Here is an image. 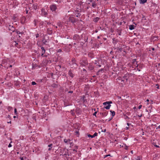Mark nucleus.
Instances as JSON below:
<instances>
[{
    "label": "nucleus",
    "instance_id": "1",
    "mask_svg": "<svg viewBox=\"0 0 160 160\" xmlns=\"http://www.w3.org/2000/svg\"><path fill=\"white\" fill-rule=\"evenodd\" d=\"M7 27L8 28V30L9 32L11 34H12V32H13L15 31V29L13 26L10 25H7Z\"/></svg>",
    "mask_w": 160,
    "mask_h": 160
},
{
    "label": "nucleus",
    "instance_id": "2",
    "mask_svg": "<svg viewBox=\"0 0 160 160\" xmlns=\"http://www.w3.org/2000/svg\"><path fill=\"white\" fill-rule=\"evenodd\" d=\"M50 10L52 12H56V10L57 9V7L56 4H53L51 5H50Z\"/></svg>",
    "mask_w": 160,
    "mask_h": 160
},
{
    "label": "nucleus",
    "instance_id": "3",
    "mask_svg": "<svg viewBox=\"0 0 160 160\" xmlns=\"http://www.w3.org/2000/svg\"><path fill=\"white\" fill-rule=\"evenodd\" d=\"M71 63V64L70 63V64L71 65V66H72V68H73L75 66H78V65L76 63V60L74 58H72Z\"/></svg>",
    "mask_w": 160,
    "mask_h": 160
},
{
    "label": "nucleus",
    "instance_id": "4",
    "mask_svg": "<svg viewBox=\"0 0 160 160\" xmlns=\"http://www.w3.org/2000/svg\"><path fill=\"white\" fill-rule=\"evenodd\" d=\"M28 8L29 9L32 10L34 9L35 10L37 8L36 5L32 3H30L28 5Z\"/></svg>",
    "mask_w": 160,
    "mask_h": 160
},
{
    "label": "nucleus",
    "instance_id": "5",
    "mask_svg": "<svg viewBox=\"0 0 160 160\" xmlns=\"http://www.w3.org/2000/svg\"><path fill=\"white\" fill-rule=\"evenodd\" d=\"M47 31L48 34L51 35L53 33V28L51 27L48 28Z\"/></svg>",
    "mask_w": 160,
    "mask_h": 160
},
{
    "label": "nucleus",
    "instance_id": "6",
    "mask_svg": "<svg viewBox=\"0 0 160 160\" xmlns=\"http://www.w3.org/2000/svg\"><path fill=\"white\" fill-rule=\"evenodd\" d=\"M41 14L42 16H46L47 14V12L46 11L45 9L42 8L41 9Z\"/></svg>",
    "mask_w": 160,
    "mask_h": 160
},
{
    "label": "nucleus",
    "instance_id": "7",
    "mask_svg": "<svg viewBox=\"0 0 160 160\" xmlns=\"http://www.w3.org/2000/svg\"><path fill=\"white\" fill-rule=\"evenodd\" d=\"M158 40V37L156 36H152L151 37V41L152 42H155V41H157Z\"/></svg>",
    "mask_w": 160,
    "mask_h": 160
},
{
    "label": "nucleus",
    "instance_id": "8",
    "mask_svg": "<svg viewBox=\"0 0 160 160\" xmlns=\"http://www.w3.org/2000/svg\"><path fill=\"white\" fill-rule=\"evenodd\" d=\"M79 37L77 34H75L73 36V39L77 41H79L80 40Z\"/></svg>",
    "mask_w": 160,
    "mask_h": 160
},
{
    "label": "nucleus",
    "instance_id": "9",
    "mask_svg": "<svg viewBox=\"0 0 160 160\" xmlns=\"http://www.w3.org/2000/svg\"><path fill=\"white\" fill-rule=\"evenodd\" d=\"M41 49L42 50L41 52V56L42 57H44L45 56H44V54L45 52V50L44 49V48L43 47H41Z\"/></svg>",
    "mask_w": 160,
    "mask_h": 160
},
{
    "label": "nucleus",
    "instance_id": "10",
    "mask_svg": "<svg viewBox=\"0 0 160 160\" xmlns=\"http://www.w3.org/2000/svg\"><path fill=\"white\" fill-rule=\"evenodd\" d=\"M69 20L72 23L76 22L75 19L73 17H70L69 18Z\"/></svg>",
    "mask_w": 160,
    "mask_h": 160
},
{
    "label": "nucleus",
    "instance_id": "11",
    "mask_svg": "<svg viewBox=\"0 0 160 160\" xmlns=\"http://www.w3.org/2000/svg\"><path fill=\"white\" fill-rule=\"evenodd\" d=\"M98 133L95 132L93 135H91L90 134H88V136L89 138H93L95 137V136H97L98 135Z\"/></svg>",
    "mask_w": 160,
    "mask_h": 160
},
{
    "label": "nucleus",
    "instance_id": "12",
    "mask_svg": "<svg viewBox=\"0 0 160 160\" xmlns=\"http://www.w3.org/2000/svg\"><path fill=\"white\" fill-rule=\"evenodd\" d=\"M108 114V112H103L100 113V114L102 117H105L107 116Z\"/></svg>",
    "mask_w": 160,
    "mask_h": 160
},
{
    "label": "nucleus",
    "instance_id": "13",
    "mask_svg": "<svg viewBox=\"0 0 160 160\" xmlns=\"http://www.w3.org/2000/svg\"><path fill=\"white\" fill-rule=\"evenodd\" d=\"M55 146H54V145L53 144H52V143H51V144H49L48 145V147H49V148L48 149V151H50L52 149V147H55Z\"/></svg>",
    "mask_w": 160,
    "mask_h": 160
},
{
    "label": "nucleus",
    "instance_id": "14",
    "mask_svg": "<svg viewBox=\"0 0 160 160\" xmlns=\"http://www.w3.org/2000/svg\"><path fill=\"white\" fill-rule=\"evenodd\" d=\"M110 112L112 113V117L111 118L109 119V120H108V121H110L112 119L113 117H114L115 114V112L114 111L111 110Z\"/></svg>",
    "mask_w": 160,
    "mask_h": 160
},
{
    "label": "nucleus",
    "instance_id": "15",
    "mask_svg": "<svg viewBox=\"0 0 160 160\" xmlns=\"http://www.w3.org/2000/svg\"><path fill=\"white\" fill-rule=\"evenodd\" d=\"M42 42L43 44L45 45H47V40L45 39L44 37L42 38Z\"/></svg>",
    "mask_w": 160,
    "mask_h": 160
},
{
    "label": "nucleus",
    "instance_id": "16",
    "mask_svg": "<svg viewBox=\"0 0 160 160\" xmlns=\"http://www.w3.org/2000/svg\"><path fill=\"white\" fill-rule=\"evenodd\" d=\"M68 74L69 75V76L72 78H73L74 76V74L71 70H70L68 72Z\"/></svg>",
    "mask_w": 160,
    "mask_h": 160
},
{
    "label": "nucleus",
    "instance_id": "17",
    "mask_svg": "<svg viewBox=\"0 0 160 160\" xmlns=\"http://www.w3.org/2000/svg\"><path fill=\"white\" fill-rule=\"evenodd\" d=\"M82 62L84 63V64H82V66H85L86 65H87L88 64V61L87 60H83L82 61Z\"/></svg>",
    "mask_w": 160,
    "mask_h": 160
},
{
    "label": "nucleus",
    "instance_id": "18",
    "mask_svg": "<svg viewBox=\"0 0 160 160\" xmlns=\"http://www.w3.org/2000/svg\"><path fill=\"white\" fill-rule=\"evenodd\" d=\"M129 29L130 30H132L134 29L135 26L133 25H129Z\"/></svg>",
    "mask_w": 160,
    "mask_h": 160
},
{
    "label": "nucleus",
    "instance_id": "19",
    "mask_svg": "<svg viewBox=\"0 0 160 160\" xmlns=\"http://www.w3.org/2000/svg\"><path fill=\"white\" fill-rule=\"evenodd\" d=\"M88 55L89 57L90 58H94L93 54L92 53L89 52V53H88Z\"/></svg>",
    "mask_w": 160,
    "mask_h": 160
},
{
    "label": "nucleus",
    "instance_id": "20",
    "mask_svg": "<svg viewBox=\"0 0 160 160\" xmlns=\"http://www.w3.org/2000/svg\"><path fill=\"white\" fill-rule=\"evenodd\" d=\"M112 101L106 102L103 103V104L104 105H106L107 104L110 105V104L112 103Z\"/></svg>",
    "mask_w": 160,
    "mask_h": 160
},
{
    "label": "nucleus",
    "instance_id": "21",
    "mask_svg": "<svg viewBox=\"0 0 160 160\" xmlns=\"http://www.w3.org/2000/svg\"><path fill=\"white\" fill-rule=\"evenodd\" d=\"M85 96H83L82 97L81 99H82V101H83V103H85L87 102V100L86 99H85Z\"/></svg>",
    "mask_w": 160,
    "mask_h": 160
},
{
    "label": "nucleus",
    "instance_id": "22",
    "mask_svg": "<svg viewBox=\"0 0 160 160\" xmlns=\"http://www.w3.org/2000/svg\"><path fill=\"white\" fill-rule=\"evenodd\" d=\"M140 4H143L146 2L147 0H139Z\"/></svg>",
    "mask_w": 160,
    "mask_h": 160
},
{
    "label": "nucleus",
    "instance_id": "23",
    "mask_svg": "<svg viewBox=\"0 0 160 160\" xmlns=\"http://www.w3.org/2000/svg\"><path fill=\"white\" fill-rule=\"evenodd\" d=\"M112 40L113 41V43L114 44H116L118 42V40L115 38H113Z\"/></svg>",
    "mask_w": 160,
    "mask_h": 160
},
{
    "label": "nucleus",
    "instance_id": "24",
    "mask_svg": "<svg viewBox=\"0 0 160 160\" xmlns=\"http://www.w3.org/2000/svg\"><path fill=\"white\" fill-rule=\"evenodd\" d=\"M88 68L90 70H92L94 68L93 67L92 65H89L88 66Z\"/></svg>",
    "mask_w": 160,
    "mask_h": 160
},
{
    "label": "nucleus",
    "instance_id": "25",
    "mask_svg": "<svg viewBox=\"0 0 160 160\" xmlns=\"http://www.w3.org/2000/svg\"><path fill=\"white\" fill-rule=\"evenodd\" d=\"M15 32H16L18 34H21V35H22V34L23 33V32H20L19 31L16 29L15 30Z\"/></svg>",
    "mask_w": 160,
    "mask_h": 160
},
{
    "label": "nucleus",
    "instance_id": "26",
    "mask_svg": "<svg viewBox=\"0 0 160 160\" xmlns=\"http://www.w3.org/2000/svg\"><path fill=\"white\" fill-rule=\"evenodd\" d=\"M108 105L106 106H104V108H106V109H109L110 108V107L111 106V105L107 104Z\"/></svg>",
    "mask_w": 160,
    "mask_h": 160
},
{
    "label": "nucleus",
    "instance_id": "27",
    "mask_svg": "<svg viewBox=\"0 0 160 160\" xmlns=\"http://www.w3.org/2000/svg\"><path fill=\"white\" fill-rule=\"evenodd\" d=\"M68 152H65L64 153H63H63H62L61 154H60V155H62V156H64L65 155H68V156L69 155L68 154Z\"/></svg>",
    "mask_w": 160,
    "mask_h": 160
},
{
    "label": "nucleus",
    "instance_id": "28",
    "mask_svg": "<svg viewBox=\"0 0 160 160\" xmlns=\"http://www.w3.org/2000/svg\"><path fill=\"white\" fill-rule=\"evenodd\" d=\"M92 6L93 8H95L96 7L97 4L94 1L92 2Z\"/></svg>",
    "mask_w": 160,
    "mask_h": 160
},
{
    "label": "nucleus",
    "instance_id": "29",
    "mask_svg": "<svg viewBox=\"0 0 160 160\" xmlns=\"http://www.w3.org/2000/svg\"><path fill=\"white\" fill-rule=\"evenodd\" d=\"M117 33L119 35H121V30H120L117 29Z\"/></svg>",
    "mask_w": 160,
    "mask_h": 160
},
{
    "label": "nucleus",
    "instance_id": "30",
    "mask_svg": "<svg viewBox=\"0 0 160 160\" xmlns=\"http://www.w3.org/2000/svg\"><path fill=\"white\" fill-rule=\"evenodd\" d=\"M7 109H8L9 111H10L11 110H12V108L10 106H8L7 108Z\"/></svg>",
    "mask_w": 160,
    "mask_h": 160
},
{
    "label": "nucleus",
    "instance_id": "31",
    "mask_svg": "<svg viewBox=\"0 0 160 160\" xmlns=\"http://www.w3.org/2000/svg\"><path fill=\"white\" fill-rule=\"evenodd\" d=\"M99 18L96 17L94 19V21L95 22H97L99 20Z\"/></svg>",
    "mask_w": 160,
    "mask_h": 160
},
{
    "label": "nucleus",
    "instance_id": "32",
    "mask_svg": "<svg viewBox=\"0 0 160 160\" xmlns=\"http://www.w3.org/2000/svg\"><path fill=\"white\" fill-rule=\"evenodd\" d=\"M46 24L48 25H49L51 24V23H50L49 22H48L47 21H44V25H45Z\"/></svg>",
    "mask_w": 160,
    "mask_h": 160
},
{
    "label": "nucleus",
    "instance_id": "33",
    "mask_svg": "<svg viewBox=\"0 0 160 160\" xmlns=\"http://www.w3.org/2000/svg\"><path fill=\"white\" fill-rule=\"evenodd\" d=\"M122 49V48L118 47L117 48V50H118V51L120 52L123 50Z\"/></svg>",
    "mask_w": 160,
    "mask_h": 160
},
{
    "label": "nucleus",
    "instance_id": "34",
    "mask_svg": "<svg viewBox=\"0 0 160 160\" xmlns=\"http://www.w3.org/2000/svg\"><path fill=\"white\" fill-rule=\"evenodd\" d=\"M132 63L133 64H135V63L137 64V62L136 61V59H134L132 60Z\"/></svg>",
    "mask_w": 160,
    "mask_h": 160
},
{
    "label": "nucleus",
    "instance_id": "35",
    "mask_svg": "<svg viewBox=\"0 0 160 160\" xmlns=\"http://www.w3.org/2000/svg\"><path fill=\"white\" fill-rule=\"evenodd\" d=\"M57 25L59 27H61L62 26V23L61 22H58L57 23Z\"/></svg>",
    "mask_w": 160,
    "mask_h": 160
},
{
    "label": "nucleus",
    "instance_id": "36",
    "mask_svg": "<svg viewBox=\"0 0 160 160\" xmlns=\"http://www.w3.org/2000/svg\"><path fill=\"white\" fill-rule=\"evenodd\" d=\"M57 85L56 84H53L52 85V86L54 88H57Z\"/></svg>",
    "mask_w": 160,
    "mask_h": 160
},
{
    "label": "nucleus",
    "instance_id": "37",
    "mask_svg": "<svg viewBox=\"0 0 160 160\" xmlns=\"http://www.w3.org/2000/svg\"><path fill=\"white\" fill-rule=\"evenodd\" d=\"M14 114L15 115H17V109L16 108L14 109Z\"/></svg>",
    "mask_w": 160,
    "mask_h": 160
},
{
    "label": "nucleus",
    "instance_id": "38",
    "mask_svg": "<svg viewBox=\"0 0 160 160\" xmlns=\"http://www.w3.org/2000/svg\"><path fill=\"white\" fill-rule=\"evenodd\" d=\"M64 142L65 143H67V144H68V142L67 140V139H64Z\"/></svg>",
    "mask_w": 160,
    "mask_h": 160
},
{
    "label": "nucleus",
    "instance_id": "39",
    "mask_svg": "<svg viewBox=\"0 0 160 160\" xmlns=\"http://www.w3.org/2000/svg\"><path fill=\"white\" fill-rule=\"evenodd\" d=\"M126 47V45H122L121 46V48H122L123 49V48H124L125 47Z\"/></svg>",
    "mask_w": 160,
    "mask_h": 160
},
{
    "label": "nucleus",
    "instance_id": "40",
    "mask_svg": "<svg viewBox=\"0 0 160 160\" xmlns=\"http://www.w3.org/2000/svg\"><path fill=\"white\" fill-rule=\"evenodd\" d=\"M36 84V83L35 82L33 81L32 82V85H34Z\"/></svg>",
    "mask_w": 160,
    "mask_h": 160
},
{
    "label": "nucleus",
    "instance_id": "41",
    "mask_svg": "<svg viewBox=\"0 0 160 160\" xmlns=\"http://www.w3.org/2000/svg\"><path fill=\"white\" fill-rule=\"evenodd\" d=\"M80 15H81V14L79 13H78L76 15V17H80Z\"/></svg>",
    "mask_w": 160,
    "mask_h": 160
},
{
    "label": "nucleus",
    "instance_id": "42",
    "mask_svg": "<svg viewBox=\"0 0 160 160\" xmlns=\"http://www.w3.org/2000/svg\"><path fill=\"white\" fill-rule=\"evenodd\" d=\"M44 24V22H41L40 23V25H43Z\"/></svg>",
    "mask_w": 160,
    "mask_h": 160
},
{
    "label": "nucleus",
    "instance_id": "43",
    "mask_svg": "<svg viewBox=\"0 0 160 160\" xmlns=\"http://www.w3.org/2000/svg\"><path fill=\"white\" fill-rule=\"evenodd\" d=\"M11 142H12V141H11V143L9 144V145H8V147L9 148H10V147H12V145H11Z\"/></svg>",
    "mask_w": 160,
    "mask_h": 160
},
{
    "label": "nucleus",
    "instance_id": "44",
    "mask_svg": "<svg viewBox=\"0 0 160 160\" xmlns=\"http://www.w3.org/2000/svg\"><path fill=\"white\" fill-rule=\"evenodd\" d=\"M97 113V112L96 111L94 112V113L93 114V115L95 116L96 117V114Z\"/></svg>",
    "mask_w": 160,
    "mask_h": 160
},
{
    "label": "nucleus",
    "instance_id": "45",
    "mask_svg": "<svg viewBox=\"0 0 160 160\" xmlns=\"http://www.w3.org/2000/svg\"><path fill=\"white\" fill-rule=\"evenodd\" d=\"M127 125L128 126H131L132 127V125H131V124L129 123H127Z\"/></svg>",
    "mask_w": 160,
    "mask_h": 160
},
{
    "label": "nucleus",
    "instance_id": "46",
    "mask_svg": "<svg viewBox=\"0 0 160 160\" xmlns=\"http://www.w3.org/2000/svg\"><path fill=\"white\" fill-rule=\"evenodd\" d=\"M103 70V68H102V69H100L98 71V72H101Z\"/></svg>",
    "mask_w": 160,
    "mask_h": 160
},
{
    "label": "nucleus",
    "instance_id": "47",
    "mask_svg": "<svg viewBox=\"0 0 160 160\" xmlns=\"http://www.w3.org/2000/svg\"><path fill=\"white\" fill-rule=\"evenodd\" d=\"M109 156H110V154H108V155H105V156H104V158H105L106 157H107Z\"/></svg>",
    "mask_w": 160,
    "mask_h": 160
},
{
    "label": "nucleus",
    "instance_id": "48",
    "mask_svg": "<svg viewBox=\"0 0 160 160\" xmlns=\"http://www.w3.org/2000/svg\"><path fill=\"white\" fill-rule=\"evenodd\" d=\"M156 88H157V89L159 88V86L158 85V84L156 85Z\"/></svg>",
    "mask_w": 160,
    "mask_h": 160
},
{
    "label": "nucleus",
    "instance_id": "49",
    "mask_svg": "<svg viewBox=\"0 0 160 160\" xmlns=\"http://www.w3.org/2000/svg\"><path fill=\"white\" fill-rule=\"evenodd\" d=\"M129 118L128 117L125 116V119H129Z\"/></svg>",
    "mask_w": 160,
    "mask_h": 160
},
{
    "label": "nucleus",
    "instance_id": "50",
    "mask_svg": "<svg viewBox=\"0 0 160 160\" xmlns=\"http://www.w3.org/2000/svg\"><path fill=\"white\" fill-rule=\"evenodd\" d=\"M142 105H139V106H138V108L139 109H140L141 108V107H142Z\"/></svg>",
    "mask_w": 160,
    "mask_h": 160
},
{
    "label": "nucleus",
    "instance_id": "51",
    "mask_svg": "<svg viewBox=\"0 0 160 160\" xmlns=\"http://www.w3.org/2000/svg\"><path fill=\"white\" fill-rule=\"evenodd\" d=\"M36 38H38L39 36V34L37 33V34H36Z\"/></svg>",
    "mask_w": 160,
    "mask_h": 160
},
{
    "label": "nucleus",
    "instance_id": "52",
    "mask_svg": "<svg viewBox=\"0 0 160 160\" xmlns=\"http://www.w3.org/2000/svg\"><path fill=\"white\" fill-rule=\"evenodd\" d=\"M154 145L156 148H159V146L156 144H154Z\"/></svg>",
    "mask_w": 160,
    "mask_h": 160
},
{
    "label": "nucleus",
    "instance_id": "53",
    "mask_svg": "<svg viewBox=\"0 0 160 160\" xmlns=\"http://www.w3.org/2000/svg\"><path fill=\"white\" fill-rule=\"evenodd\" d=\"M83 3V2H80L79 3V5H81V4H82V3Z\"/></svg>",
    "mask_w": 160,
    "mask_h": 160
},
{
    "label": "nucleus",
    "instance_id": "54",
    "mask_svg": "<svg viewBox=\"0 0 160 160\" xmlns=\"http://www.w3.org/2000/svg\"><path fill=\"white\" fill-rule=\"evenodd\" d=\"M62 50L61 49H59L58 51V52H62Z\"/></svg>",
    "mask_w": 160,
    "mask_h": 160
},
{
    "label": "nucleus",
    "instance_id": "55",
    "mask_svg": "<svg viewBox=\"0 0 160 160\" xmlns=\"http://www.w3.org/2000/svg\"><path fill=\"white\" fill-rule=\"evenodd\" d=\"M125 149H127L128 148V146H127L125 145Z\"/></svg>",
    "mask_w": 160,
    "mask_h": 160
},
{
    "label": "nucleus",
    "instance_id": "56",
    "mask_svg": "<svg viewBox=\"0 0 160 160\" xmlns=\"http://www.w3.org/2000/svg\"><path fill=\"white\" fill-rule=\"evenodd\" d=\"M72 92H73V91H70L68 92V93H72Z\"/></svg>",
    "mask_w": 160,
    "mask_h": 160
},
{
    "label": "nucleus",
    "instance_id": "57",
    "mask_svg": "<svg viewBox=\"0 0 160 160\" xmlns=\"http://www.w3.org/2000/svg\"><path fill=\"white\" fill-rule=\"evenodd\" d=\"M20 159H21V160H24V158L23 157H21L20 158Z\"/></svg>",
    "mask_w": 160,
    "mask_h": 160
},
{
    "label": "nucleus",
    "instance_id": "58",
    "mask_svg": "<svg viewBox=\"0 0 160 160\" xmlns=\"http://www.w3.org/2000/svg\"><path fill=\"white\" fill-rule=\"evenodd\" d=\"M160 128V125L158 126L157 128V129H159Z\"/></svg>",
    "mask_w": 160,
    "mask_h": 160
},
{
    "label": "nucleus",
    "instance_id": "59",
    "mask_svg": "<svg viewBox=\"0 0 160 160\" xmlns=\"http://www.w3.org/2000/svg\"><path fill=\"white\" fill-rule=\"evenodd\" d=\"M126 130H128L129 129V128L128 127H126Z\"/></svg>",
    "mask_w": 160,
    "mask_h": 160
},
{
    "label": "nucleus",
    "instance_id": "60",
    "mask_svg": "<svg viewBox=\"0 0 160 160\" xmlns=\"http://www.w3.org/2000/svg\"><path fill=\"white\" fill-rule=\"evenodd\" d=\"M137 158H138L137 160H140V158L139 157H138Z\"/></svg>",
    "mask_w": 160,
    "mask_h": 160
},
{
    "label": "nucleus",
    "instance_id": "61",
    "mask_svg": "<svg viewBox=\"0 0 160 160\" xmlns=\"http://www.w3.org/2000/svg\"><path fill=\"white\" fill-rule=\"evenodd\" d=\"M26 13L27 14L28 13V11L27 10V9L26 10Z\"/></svg>",
    "mask_w": 160,
    "mask_h": 160
},
{
    "label": "nucleus",
    "instance_id": "62",
    "mask_svg": "<svg viewBox=\"0 0 160 160\" xmlns=\"http://www.w3.org/2000/svg\"><path fill=\"white\" fill-rule=\"evenodd\" d=\"M67 140H68V142H70L71 141V140H70V139H67Z\"/></svg>",
    "mask_w": 160,
    "mask_h": 160
},
{
    "label": "nucleus",
    "instance_id": "63",
    "mask_svg": "<svg viewBox=\"0 0 160 160\" xmlns=\"http://www.w3.org/2000/svg\"><path fill=\"white\" fill-rule=\"evenodd\" d=\"M23 19H24V20L25 21V20H26V18L25 17H24L22 18V20H23Z\"/></svg>",
    "mask_w": 160,
    "mask_h": 160
},
{
    "label": "nucleus",
    "instance_id": "64",
    "mask_svg": "<svg viewBox=\"0 0 160 160\" xmlns=\"http://www.w3.org/2000/svg\"><path fill=\"white\" fill-rule=\"evenodd\" d=\"M152 50H153H153H155L154 48H152Z\"/></svg>",
    "mask_w": 160,
    "mask_h": 160
}]
</instances>
